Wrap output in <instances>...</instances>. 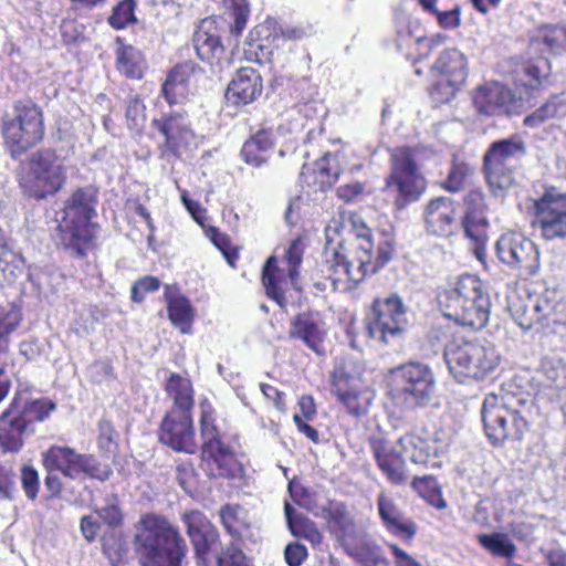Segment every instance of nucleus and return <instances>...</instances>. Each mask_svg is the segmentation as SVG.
Returning a JSON list of instances; mask_svg holds the SVG:
<instances>
[{
  "mask_svg": "<svg viewBox=\"0 0 566 566\" xmlns=\"http://www.w3.org/2000/svg\"><path fill=\"white\" fill-rule=\"evenodd\" d=\"M340 219L326 227V271L331 272L334 284L343 277L358 284L392 259L394 244L389 239H381L375 256L373 232L363 218L349 213Z\"/></svg>",
  "mask_w": 566,
  "mask_h": 566,
  "instance_id": "obj_1",
  "label": "nucleus"
},
{
  "mask_svg": "<svg viewBox=\"0 0 566 566\" xmlns=\"http://www.w3.org/2000/svg\"><path fill=\"white\" fill-rule=\"evenodd\" d=\"M369 444L379 469L391 483L399 484L406 479L401 452L416 464L438 468L448 452L449 437L443 432H437L428 438L406 434L399 438L397 441L399 449H396L378 433L370 437Z\"/></svg>",
  "mask_w": 566,
  "mask_h": 566,
  "instance_id": "obj_2",
  "label": "nucleus"
},
{
  "mask_svg": "<svg viewBox=\"0 0 566 566\" xmlns=\"http://www.w3.org/2000/svg\"><path fill=\"white\" fill-rule=\"evenodd\" d=\"M134 546L140 566H182L188 551L179 530L158 514L140 518Z\"/></svg>",
  "mask_w": 566,
  "mask_h": 566,
  "instance_id": "obj_3",
  "label": "nucleus"
},
{
  "mask_svg": "<svg viewBox=\"0 0 566 566\" xmlns=\"http://www.w3.org/2000/svg\"><path fill=\"white\" fill-rule=\"evenodd\" d=\"M534 400L527 392H507L501 398L488 395L481 415L485 434L493 446L506 440L520 441L530 429Z\"/></svg>",
  "mask_w": 566,
  "mask_h": 566,
  "instance_id": "obj_4",
  "label": "nucleus"
},
{
  "mask_svg": "<svg viewBox=\"0 0 566 566\" xmlns=\"http://www.w3.org/2000/svg\"><path fill=\"white\" fill-rule=\"evenodd\" d=\"M439 306L444 317L459 325L481 329L489 322L491 298L476 275L463 274L452 287L439 294Z\"/></svg>",
  "mask_w": 566,
  "mask_h": 566,
  "instance_id": "obj_5",
  "label": "nucleus"
},
{
  "mask_svg": "<svg viewBox=\"0 0 566 566\" xmlns=\"http://www.w3.org/2000/svg\"><path fill=\"white\" fill-rule=\"evenodd\" d=\"M3 144L13 159H19L44 137L42 108L32 99L15 101L1 116Z\"/></svg>",
  "mask_w": 566,
  "mask_h": 566,
  "instance_id": "obj_6",
  "label": "nucleus"
},
{
  "mask_svg": "<svg viewBox=\"0 0 566 566\" xmlns=\"http://www.w3.org/2000/svg\"><path fill=\"white\" fill-rule=\"evenodd\" d=\"M444 360L454 378L483 380L501 363L496 347L486 340H452L443 352Z\"/></svg>",
  "mask_w": 566,
  "mask_h": 566,
  "instance_id": "obj_7",
  "label": "nucleus"
},
{
  "mask_svg": "<svg viewBox=\"0 0 566 566\" xmlns=\"http://www.w3.org/2000/svg\"><path fill=\"white\" fill-rule=\"evenodd\" d=\"M388 384L392 399L407 409L427 407L437 387L433 370L420 361H408L391 368Z\"/></svg>",
  "mask_w": 566,
  "mask_h": 566,
  "instance_id": "obj_8",
  "label": "nucleus"
},
{
  "mask_svg": "<svg viewBox=\"0 0 566 566\" xmlns=\"http://www.w3.org/2000/svg\"><path fill=\"white\" fill-rule=\"evenodd\" d=\"M526 154V143L517 134L490 144L483 156V171L494 196H501L513 186Z\"/></svg>",
  "mask_w": 566,
  "mask_h": 566,
  "instance_id": "obj_9",
  "label": "nucleus"
},
{
  "mask_svg": "<svg viewBox=\"0 0 566 566\" xmlns=\"http://www.w3.org/2000/svg\"><path fill=\"white\" fill-rule=\"evenodd\" d=\"M96 203V190L92 187L76 189L66 200L62 220L57 227L66 247L82 252L81 245L91 240L90 223L95 216Z\"/></svg>",
  "mask_w": 566,
  "mask_h": 566,
  "instance_id": "obj_10",
  "label": "nucleus"
},
{
  "mask_svg": "<svg viewBox=\"0 0 566 566\" xmlns=\"http://www.w3.org/2000/svg\"><path fill=\"white\" fill-rule=\"evenodd\" d=\"M388 188L395 187L398 196L395 203L399 209L420 199L427 182L416 164L415 154L409 147H401L391 154V172L386 179Z\"/></svg>",
  "mask_w": 566,
  "mask_h": 566,
  "instance_id": "obj_11",
  "label": "nucleus"
},
{
  "mask_svg": "<svg viewBox=\"0 0 566 566\" xmlns=\"http://www.w3.org/2000/svg\"><path fill=\"white\" fill-rule=\"evenodd\" d=\"M407 326V306L398 294L374 301L368 323L371 337L388 344L391 338L402 336Z\"/></svg>",
  "mask_w": 566,
  "mask_h": 566,
  "instance_id": "obj_12",
  "label": "nucleus"
},
{
  "mask_svg": "<svg viewBox=\"0 0 566 566\" xmlns=\"http://www.w3.org/2000/svg\"><path fill=\"white\" fill-rule=\"evenodd\" d=\"M495 251L502 263L512 270L518 271V275L524 279L537 274L541 268L537 245L520 233L502 234L496 241Z\"/></svg>",
  "mask_w": 566,
  "mask_h": 566,
  "instance_id": "obj_13",
  "label": "nucleus"
},
{
  "mask_svg": "<svg viewBox=\"0 0 566 566\" xmlns=\"http://www.w3.org/2000/svg\"><path fill=\"white\" fill-rule=\"evenodd\" d=\"M153 127L160 134V157L170 160L180 157L195 139L188 114L185 109H171L153 119Z\"/></svg>",
  "mask_w": 566,
  "mask_h": 566,
  "instance_id": "obj_14",
  "label": "nucleus"
},
{
  "mask_svg": "<svg viewBox=\"0 0 566 566\" xmlns=\"http://www.w3.org/2000/svg\"><path fill=\"white\" fill-rule=\"evenodd\" d=\"M200 433L202 455L209 460L211 474L221 478H234L239 472L234 453L229 446L222 442L213 419L206 411L201 415Z\"/></svg>",
  "mask_w": 566,
  "mask_h": 566,
  "instance_id": "obj_15",
  "label": "nucleus"
},
{
  "mask_svg": "<svg viewBox=\"0 0 566 566\" xmlns=\"http://www.w3.org/2000/svg\"><path fill=\"white\" fill-rule=\"evenodd\" d=\"M192 44L198 57L209 64L212 74L221 76L230 70L231 53L221 43V33L214 19L206 18L200 21L193 33Z\"/></svg>",
  "mask_w": 566,
  "mask_h": 566,
  "instance_id": "obj_16",
  "label": "nucleus"
},
{
  "mask_svg": "<svg viewBox=\"0 0 566 566\" xmlns=\"http://www.w3.org/2000/svg\"><path fill=\"white\" fill-rule=\"evenodd\" d=\"M30 171L34 176L36 187L29 195L34 199H44L57 192L66 178V170L54 150L39 149L29 157Z\"/></svg>",
  "mask_w": 566,
  "mask_h": 566,
  "instance_id": "obj_17",
  "label": "nucleus"
},
{
  "mask_svg": "<svg viewBox=\"0 0 566 566\" xmlns=\"http://www.w3.org/2000/svg\"><path fill=\"white\" fill-rule=\"evenodd\" d=\"M533 223L545 240L566 238V192L546 191L535 202Z\"/></svg>",
  "mask_w": 566,
  "mask_h": 566,
  "instance_id": "obj_18",
  "label": "nucleus"
},
{
  "mask_svg": "<svg viewBox=\"0 0 566 566\" xmlns=\"http://www.w3.org/2000/svg\"><path fill=\"white\" fill-rule=\"evenodd\" d=\"M192 413L167 411L158 429V440L176 452L193 454L196 442Z\"/></svg>",
  "mask_w": 566,
  "mask_h": 566,
  "instance_id": "obj_19",
  "label": "nucleus"
},
{
  "mask_svg": "<svg viewBox=\"0 0 566 566\" xmlns=\"http://www.w3.org/2000/svg\"><path fill=\"white\" fill-rule=\"evenodd\" d=\"M423 220L427 232L437 237H451L460 230L455 203L449 197L431 199L424 208Z\"/></svg>",
  "mask_w": 566,
  "mask_h": 566,
  "instance_id": "obj_20",
  "label": "nucleus"
},
{
  "mask_svg": "<svg viewBox=\"0 0 566 566\" xmlns=\"http://www.w3.org/2000/svg\"><path fill=\"white\" fill-rule=\"evenodd\" d=\"M187 534L196 545V552L203 566H208L207 554L219 543V533L203 513L197 510L186 511L181 516Z\"/></svg>",
  "mask_w": 566,
  "mask_h": 566,
  "instance_id": "obj_21",
  "label": "nucleus"
},
{
  "mask_svg": "<svg viewBox=\"0 0 566 566\" xmlns=\"http://www.w3.org/2000/svg\"><path fill=\"white\" fill-rule=\"evenodd\" d=\"M263 92L261 74L252 67H241L228 85L226 98L235 105L254 102Z\"/></svg>",
  "mask_w": 566,
  "mask_h": 566,
  "instance_id": "obj_22",
  "label": "nucleus"
},
{
  "mask_svg": "<svg viewBox=\"0 0 566 566\" xmlns=\"http://www.w3.org/2000/svg\"><path fill=\"white\" fill-rule=\"evenodd\" d=\"M292 499L296 505L304 507L313 515L334 521L342 527L344 536H349L354 533V525L346 509L343 505L331 501L329 497Z\"/></svg>",
  "mask_w": 566,
  "mask_h": 566,
  "instance_id": "obj_23",
  "label": "nucleus"
},
{
  "mask_svg": "<svg viewBox=\"0 0 566 566\" xmlns=\"http://www.w3.org/2000/svg\"><path fill=\"white\" fill-rule=\"evenodd\" d=\"M512 101L510 90L500 83H491L476 90L473 104L479 113L494 116L504 112V107Z\"/></svg>",
  "mask_w": 566,
  "mask_h": 566,
  "instance_id": "obj_24",
  "label": "nucleus"
},
{
  "mask_svg": "<svg viewBox=\"0 0 566 566\" xmlns=\"http://www.w3.org/2000/svg\"><path fill=\"white\" fill-rule=\"evenodd\" d=\"M378 510L390 533L408 541L416 535L417 525L405 518L402 511L392 503L391 497H379Z\"/></svg>",
  "mask_w": 566,
  "mask_h": 566,
  "instance_id": "obj_25",
  "label": "nucleus"
},
{
  "mask_svg": "<svg viewBox=\"0 0 566 566\" xmlns=\"http://www.w3.org/2000/svg\"><path fill=\"white\" fill-rule=\"evenodd\" d=\"M432 71L442 75L443 80L451 81L453 84L463 85L468 77V60L465 55L457 49H448L443 51L436 63Z\"/></svg>",
  "mask_w": 566,
  "mask_h": 566,
  "instance_id": "obj_26",
  "label": "nucleus"
},
{
  "mask_svg": "<svg viewBox=\"0 0 566 566\" xmlns=\"http://www.w3.org/2000/svg\"><path fill=\"white\" fill-rule=\"evenodd\" d=\"M165 391L172 400L168 411L192 413L195 407L193 388L188 378L171 373L165 382Z\"/></svg>",
  "mask_w": 566,
  "mask_h": 566,
  "instance_id": "obj_27",
  "label": "nucleus"
},
{
  "mask_svg": "<svg viewBox=\"0 0 566 566\" xmlns=\"http://www.w3.org/2000/svg\"><path fill=\"white\" fill-rule=\"evenodd\" d=\"M290 336L304 342L316 354H322L321 345L325 333L318 321L311 314L301 313L291 323Z\"/></svg>",
  "mask_w": 566,
  "mask_h": 566,
  "instance_id": "obj_28",
  "label": "nucleus"
},
{
  "mask_svg": "<svg viewBox=\"0 0 566 566\" xmlns=\"http://www.w3.org/2000/svg\"><path fill=\"white\" fill-rule=\"evenodd\" d=\"M80 454L69 447L52 446L42 453L45 470L61 471L64 479H76Z\"/></svg>",
  "mask_w": 566,
  "mask_h": 566,
  "instance_id": "obj_29",
  "label": "nucleus"
},
{
  "mask_svg": "<svg viewBox=\"0 0 566 566\" xmlns=\"http://www.w3.org/2000/svg\"><path fill=\"white\" fill-rule=\"evenodd\" d=\"M273 147V134L269 130L260 129L243 144L241 156L248 165L261 167L268 161Z\"/></svg>",
  "mask_w": 566,
  "mask_h": 566,
  "instance_id": "obj_30",
  "label": "nucleus"
},
{
  "mask_svg": "<svg viewBox=\"0 0 566 566\" xmlns=\"http://www.w3.org/2000/svg\"><path fill=\"white\" fill-rule=\"evenodd\" d=\"M34 429H28L12 411H6L0 420V447L4 451L18 452L23 446L22 437L32 434Z\"/></svg>",
  "mask_w": 566,
  "mask_h": 566,
  "instance_id": "obj_31",
  "label": "nucleus"
},
{
  "mask_svg": "<svg viewBox=\"0 0 566 566\" xmlns=\"http://www.w3.org/2000/svg\"><path fill=\"white\" fill-rule=\"evenodd\" d=\"M192 73L193 65L191 63L178 64L168 73L163 84L161 92L170 105L177 103L178 96L185 94Z\"/></svg>",
  "mask_w": 566,
  "mask_h": 566,
  "instance_id": "obj_32",
  "label": "nucleus"
},
{
  "mask_svg": "<svg viewBox=\"0 0 566 566\" xmlns=\"http://www.w3.org/2000/svg\"><path fill=\"white\" fill-rule=\"evenodd\" d=\"M116 66L128 78H142L145 60L138 49L129 44H122L116 51Z\"/></svg>",
  "mask_w": 566,
  "mask_h": 566,
  "instance_id": "obj_33",
  "label": "nucleus"
},
{
  "mask_svg": "<svg viewBox=\"0 0 566 566\" xmlns=\"http://www.w3.org/2000/svg\"><path fill=\"white\" fill-rule=\"evenodd\" d=\"M22 321L20 308L14 303L0 302V358L9 352L10 335Z\"/></svg>",
  "mask_w": 566,
  "mask_h": 566,
  "instance_id": "obj_34",
  "label": "nucleus"
},
{
  "mask_svg": "<svg viewBox=\"0 0 566 566\" xmlns=\"http://www.w3.org/2000/svg\"><path fill=\"white\" fill-rule=\"evenodd\" d=\"M542 44L553 54L565 53L566 27L548 24L539 28L536 34L531 39V45L539 46Z\"/></svg>",
  "mask_w": 566,
  "mask_h": 566,
  "instance_id": "obj_35",
  "label": "nucleus"
},
{
  "mask_svg": "<svg viewBox=\"0 0 566 566\" xmlns=\"http://www.w3.org/2000/svg\"><path fill=\"white\" fill-rule=\"evenodd\" d=\"M365 371L361 359L354 355L342 356L332 373L333 382L357 385Z\"/></svg>",
  "mask_w": 566,
  "mask_h": 566,
  "instance_id": "obj_36",
  "label": "nucleus"
},
{
  "mask_svg": "<svg viewBox=\"0 0 566 566\" xmlns=\"http://www.w3.org/2000/svg\"><path fill=\"white\" fill-rule=\"evenodd\" d=\"M565 113L566 101L559 95H553L545 104L524 118V125L534 128L547 119L562 116Z\"/></svg>",
  "mask_w": 566,
  "mask_h": 566,
  "instance_id": "obj_37",
  "label": "nucleus"
},
{
  "mask_svg": "<svg viewBox=\"0 0 566 566\" xmlns=\"http://www.w3.org/2000/svg\"><path fill=\"white\" fill-rule=\"evenodd\" d=\"M56 405L50 399H36L27 401L23 409L15 415L25 427L34 429L32 426L34 422H42L49 418L50 413L55 410Z\"/></svg>",
  "mask_w": 566,
  "mask_h": 566,
  "instance_id": "obj_38",
  "label": "nucleus"
},
{
  "mask_svg": "<svg viewBox=\"0 0 566 566\" xmlns=\"http://www.w3.org/2000/svg\"><path fill=\"white\" fill-rule=\"evenodd\" d=\"M168 316L171 323L180 328L181 333H188L192 323V306L185 296H177L168 301Z\"/></svg>",
  "mask_w": 566,
  "mask_h": 566,
  "instance_id": "obj_39",
  "label": "nucleus"
},
{
  "mask_svg": "<svg viewBox=\"0 0 566 566\" xmlns=\"http://www.w3.org/2000/svg\"><path fill=\"white\" fill-rule=\"evenodd\" d=\"M541 373L547 386L566 391V361L560 358L545 357L541 363Z\"/></svg>",
  "mask_w": 566,
  "mask_h": 566,
  "instance_id": "obj_40",
  "label": "nucleus"
},
{
  "mask_svg": "<svg viewBox=\"0 0 566 566\" xmlns=\"http://www.w3.org/2000/svg\"><path fill=\"white\" fill-rule=\"evenodd\" d=\"M279 268L275 256H270L262 269V283L265 287L266 295L273 300L281 308L286 306V300L279 285L276 276Z\"/></svg>",
  "mask_w": 566,
  "mask_h": 566,
  "instance_id": "obj_41",
  "label": "nucleus"
},
{
  "mask_svg": "<svg viewBox=\"0 0 566 566\" xmlns=\"http://www.w3.org/2000/svg\"><path fill=\"white\" fill-rule=\"evenodd\" d=\"M262 31L254 29L247 41V48L244 50L247 59L258 62L260 64L271 62L273 50L269 44V39L260 38Z\"/></svg>",
  "mask_w": 566,
  "mask_h": 566,
  "instance_id": "obj_42",
  "label": "nucleus"
},
{
  "mask_svg": "<svg viewBox=\"0 0 566 566\" xmlns=\"http://www.w3.org/2000/svg\"><path fill=\"white\" fill-rule=\"evenodd\" d=\"M81 474L104 482L113 474V470L109 464L101 463L94 455L80 454L76 478L81 476Z\"/></svg>",
  "mask_w": 566,
  "mask_h": 566,
  "instance_id": "obj_43",
  "label": "nucleus"
},
{
  "mask_svg": "<svg viewBox=\"0 0 566 566\" xmlns=\"http://www.w3.org/2000/svg\"><path fill=\"white\" fill-rule=\"evenodd\" d=\"M479 542L484 548L499 557H512L516 551L513 542L506 535L500 533L480 535Z\"/></svg>",
  "mask_w": 566,
  "mask_h": 566,
  "instance_id": "obj_44",
  "label": "nucleus"
},
{
  "mask_svg": "<svg viewBox=\"0 0 566 566\" xmlns=\"http://www.w3.org/2000/svg\"><path fill=\"white\" fill-rule=\"evenodd\" d=\"M509 312L516 324L527 331L536 323V314L532 311L528 300L520 297L509 298Z\"/></svg>",
  "mask_w": 566,
  "mask_h": 566,
  "instance_id": "obj_45",
  "label": "nucleus"
},
{
  "mask_svg": "<svg viewBox=\"0 0 566 566\" xmlns=\"http://www.w3.org/2000/svg\"><path fill=\"white\" fill-rule=\"evenodd\" d=\"M486 210L465 211L464 217L461 219L460 229H463L465 235L473 241H479L483 234L484 229L489 222L485 217Z\"/></svg>",
  "mask_w": 566,
  "mask_h": 566,
  "instance_id": "obj_46",
  "label": "nucleus"
},
{
  "mask_svg": "<svg viewBox=\"0 0 566 566\" xmlns=\"http://www.w3.org/2000/svg\"><path fill=\"white\" fill-rule=\"evenodd\" d=\"M471 172L472 168L468 164L454 159L441 187L449 192H459L464 188L465 180Z\"/></svg>",
  "mask_w": 566,
  "mask_h": 566,
  "instance_id": "obj_47",
  "label": "nucleus"
},
{
  "mask_svg": "<svg viewBox=\"0 0 566 566\" xmlns=\"http://www.w3.org/2000/svg\"><path fill=\"white\" fill-rule=\"evenodd\" d=\"M94 510L98 517L108 526L120 524L123 514L116 497H97L94 503Z\"/></svg>",
  "mask_w": 566,
  "mask_h": 566,
  "instance_id": "obj_48",
  "label": "nucleus"
},
{
  "mask_svg": "<svg viewBox=\"0 0 566 566\" xmlns=\"http://www.w3.org/2000/svg\"><path fill=\"white\" fill-rule=\"evenodd\" d=\"M332 390L337 396L338 400L343 402L348 411L355 417H359L361 409L357 402L359 390L357 385L352 384H337L332 381Z\"/></svg>",
  "mask_w": 566,
  "mask_h": 566,
  "instance_id": "obj_49",
  "label": "nucleus"
},
{
  "mask_svg": "<svg viewBox=\"0 0 566 566\" xmlns=\"http://www.w3.org/2000/svg\"><path fill=\"white\" fill-rule=\"evenodd\" d=\"M210 553H214L217 566H251L244 553L232 543L221 547L220 552L214 547Z\"/></svg>",
  "mask_w": 566,
  "mask_h": 566,
  "instance_id": "obj_50",
  "label": "nucleus"
},
{
  "mask_svg": "<svg viewBox=\"0 0 566 566\" xmlns=\"http://www.w3.org/2000/svg\"><path fill=\"white\" fill-rule=\"evenodd\" d=\"M135 0H123L114 7L112 14L108 17V23L114 29H123L128 23H135Z\"/></svg>",
  "mask_w": 566,
  "mask_h": 566,
  "instance_id": "obj_51",
  "label": "nucleus"
},
{
  "mask_svg": "<svg viewBox=\"0 0 566 566\" xmlns=\"http://www.w3.org/2000/svg\"><path fill=\"white\" fill-rule=\"evenodd\" d=\"M146 107L138 95H130L127 99L126 120L130 129L139 130L146 120Z\"/></svg>",
  "mask_w": 566,
  "mask_h": 566,
  "instance_id": "obj_52",
  "label": "nucleus"
},
{
  "mask_svg": "<svg viewBox=\"0 0 566 566\" xmlns=\"http://www.w3.org/2000/svg\"><path fill=\"white\" fill-rule=\"evenodd\" d=\"M462 85L453 84L451 81L440 78L430 90V98L436 105L451 102Z\"/></svg>",
  "mask_w": 566,
  "mask_h": 566,
  "instance_id": "obj_53",
  "label": "nucleus"
},
{
  "mask_svg": "<svg viewBox=\"0 0 566 566\" xmlns=\"http://www.w3.org/2000/svg\"><path fill=\"white\" fill-rule=\"evenodd\" d=\"M98 446L104 452L112 455L117 451V432L108 420L98 422Z\"/></svg>",
  "mask_w": 566,
  "mask_h": 566,
  "instance_id": "obj_54",
  "label": "nucleus"
},
{
  "mask_svg": "<svg viewBox=\"0 0 566 566\" xmlns=\"http://www.w3.org/2000/svg\"><path fill=\"white\" fill-rule=\"evenodd\" d=\"M526 76L530 77L527 85L534 88L542 84L543 80H546L551 73V63L547 59H538L534 63H530L523 69Z\"/></svg>",
  "mask_w": 566,
  "mask_h": 566,
  "instance_id": "obj_55",
  "label": "nucleus"
},
{
  "mask_svg": "<svg viewBox=\"0 0 566 566\" xmlns=\"http://www.w3.org/2000/svg\"><path fill=\"white\" fill-rule=\"evenodd\" d=\"M160 281L155 276H145L137 280L130 289V298L135 303H140L145 298V294L148 292H155L159 289Z\"/></svg>",
  "mask_w": 566,
  "mask_h": 566,
  "instance_id": "obj_56",
  "label": "nucleus"
},
{
  "mask_svg": "<svg viewBox=\"0 0 566 566\" xmlns=\"http://www.w3.org/2000/svg\"><path fill=\"white\" fill-rule=\"evenodd\" d=\"M316 169L322 178L326 177V180L322 179V184H328L332 186L337 181L340 169L335 160L329 154L325 155L321 160L316 163Z\"/></svg>",
  "mask_w": 566,
  "mask_h": 566,
  "instance_id": "obj_57",
  "label": "nucleus"
},
{
  "mask_svg": "<svg viewBox=\"0 0 566 566\" xmlns=\"http://www.w3.org/2000/svg\"><path fill=\"white\" fill-rule=\"evenodd\" d=\"M220 518L224 527L232 532L237 525L245 523V511L239 505H226L220 511Z\"/></svg>",
  "mask_w": 566,
  "mask_h": 566,
  "instance_id": "obj_58",
  "label": "nucleus"
},
{
  "mask_svg": "<svg viewBox=\"0 0 566 566\" xmlns=\"http://www.w3.org/2000/svg\"><path fill=\"white\" fill-rule=\"evenodd\" d=\"M412 489L418 495H441V488L432 475L415 476Z\"/></svg>",
  "mask_w": 566,
  "mask_h": 566,
  "instance_id": "obj_59",
  "label": "nucleus"
},
{
  "mask_svg": "<svg viewBox=\"0 0 566 566\" xmlns=\"http://www.w3.org/2000/svg\"><path fill=\"white\" fill-rule=\"evenodd\" d=\"M21 483L27 495H36L39 491V473L30 465H24L21 471Z\"/></svg>",
  "mask_w": 566,
  "mask_h": 566,
  "instance_id": "obj_60",
  "label": "nucleus"
},
{
  "mask_svg": "<svg viewBox=\"0 0 566 566\" xmlns=\"http://www.w3.org/2000/svg\"><path fill=\"white\" fill-rule=\"evenodd\" d=\"M356 556L363 566H378L382 562L381 553L376 546H360L356 552Z\"/></svg>",
  "mask_w": 566,
  "mask_h": 566,
  "instance_id": "obj_61",
  "label": "nucleus"
},
{
  "mask_svg": "<svg viewBox=\"0 0 566 566\" xmlns=\"http://www.w3.org/2000/svg\"><path fill=\"white\" fill-rule=\"evenodd\" d=\"M234 22L230 28L231 34L234 36H239L242 31L244 30L249 17V8L248 3H237V6H233V12H232Z\"/></svg>",
  "mask_w": 566,
  "mask_h": 566,
  "instance_id": "obj_62",
  "label": "nucleus"
},
{
  "mask_svg": "<svg viewBox=\"0 0 566 566\" xmlns=\"http://www.w3.org/2000/svg\"><path fill=\"white\" fill-rule=\"evenodd\" d=\"M284 557L289 566H300L307 557V549L298 543H291L285 547Z\"/></svg>",
  "mask_w": 566,
  "mask_h": 566,
  "instance_id": "obj_63",
  "label": "nucleus"
},
{
  "mask_svg": "<svg viewBox=\"0 0 566 566\" xmlns=\"http://www.w3.org/2000/svg\"><path fill=\"white\" fill-rule=\"evenodd\" d=\"M439 24L444 29H455L461 24L460 8L454 7L448 11H439L436 13Z\"/></svg>",
  "mask_w": 566,
  "mask_h": 566,
  "instance_id": "obj_64",
  "label": "nucleus"
}]
</instances>
